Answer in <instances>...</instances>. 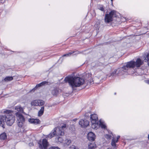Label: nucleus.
Masks as SVG:
<instances>
[{"label": "nucleus", "instance_id": "37", "mask_svg": "<svg viewBox=\"0 0 149 149\" xmlns=\"http://www.w3.org/2000/svg\"><path fill=\"white\" fill-rule=\"evenodd\" d=\"M29 145L30 146H33V142H31L29 143Z\"/></svg>", "mask_w": 149, "mask_h": 149}, {"label": "nucleus", "instance_id": "14", "mask_svg": "<svg viewBox=\"0 0 149 149\" xmlns=\"http://www.w3.org/2000/svg\"><path fill=\"white\" fill-rule=\"evenodd\" d=\"M92 128L94 129H97L99 127V122H97L95 123H91Z\"/></svg>", "mask_w": 149, "mask_h": 149}, {"label": "nucleus", "instance_id": "21", "mask_svg": "<svg viewBox=\"0 0 149 149\" xmlns=\"http://www.w3.org/2000/svg\"><path fill=\"white\" fill-rule=\"evenodd\" d=\"M99 127L100 126L102 128L105 129L106 128V126L104 124L103 122L101 120H99Z\"/></svg>", "mask_w": 149, "mask_h": 149}, {"label": "nucleus", "instance_id": "13", "mask_svg": "<svg viewBox=\"0 0 149 149\" xmlns=\"http://www.w3.org/2000/svg\"><path fill=\"white\" fill-rule=\"evenodd\" d=\"M61 90L58 88H54L52 91V94L54 96H56L59 94L61 92Z\"/></svg>", "mask_w": 149, "mask_h": 149}, {"label": "nucleus", "instance_id": "38", "mask_svg": "<svg viewBox=\"0 0 149 149\" xmlns=\"http://www.w3.org/2000/svg\"><path fill=\"white\" fill-rule=\"evenodd\" d=\"M88 77H89V79H91V75L90 74H88Z\"/></svg>", "mask_w": 149, "mask_h": 149}, {"label": "nucleus", "instance_id": "7", "mask_svg": "<svg viewBox=\"0 0 149 149\" xmlns=\"http://www.w3.org/2000/svg\"><path fill=\"white\" fill-rule=\"evenodd\" d=\"M136 62L132 61L127 63L126 65L124 66L125 70L127 71L128 68H133L135 66Z\"/></svg>", "mask_w": 149, "mask_h": 149}, {"label": "nucleus", "instance_id": "34", "mask_svg": "<svg viewBox=\"0 0 149 149\" xmlns=\"http://www.w3.org/2000/svg\"><path fill=\"white\" fill-rule=\"evenodd\" d=\"M48 149H60L59 148L56 147H51Z\"/></svg>", "mask_w": 149, "mask_h": 149}, {"label": "nucleus", "instance_id": "30", "mask_svg": "<svg viewBox=\"0 0 149 149\" xmlns=\"http://www.w3.org/2000/svg\"><path fill=\"white\" fill-rule=\"evenodd\" d=\"M55 135H53V130L52 131L51 133L49 134V135H48L47 136V137L49 138H51L52 137Z\"/></svg>", "mask_w": 149, "mask_h": 149}, {"label": "nucleus", "instance_id": "28", "mask_svg": "<svg viewBox=\"0 0 149 149\" xmlns=\"http://www.w3.org/2000/svg\"><path fill=\"white\" fill-rule=\"evenodd\" d=\"M40 120L38 119H34L33 124H37L40 123Z\"/></svg>", "mask_w": 149, "mask_h": 149}, {"label": "nucleus", "instance_id": "39", "mask_svg": "<svg viewBox=\"0 0 149 149\" xmlns=\"http://www.w3.org/2000/svg\"><path fill=\"white\" fill-rule=\"evenodd\" d=\"M120 137V136H118L117 137V139H118Z\"/></svg>", "mask_w": 149, "mask_h": 149}, {"label": "nucleus", "instance_id": "9", "mask_svg": "<svg viewBox=\"0 0 149 149\" xmlns=\"http://www.w3.org/2000/svg\"><path fill=\"white\" fill-rule=\"evenodd\" d=\"M39 144V147L40 149H42L43 148L44 149H46L48 145V143L47 140L44 139L42 140V145L40 143Z\"/></svg>", "mask_w": 149, "mask_h": 149}, {"label": "nucleus", "instance_id": "5", "mask_svg": "<svg viewBox=\"0 0 149 149\" xmlns=\"http://www.w3.org/2000/svg\"><path fill=\"white\" fill-rule=\"evenodd\" d=\"M16 116L18 121V125L19 127H22L25 121V118L22 114L18 112L16 113Z\"/></svg>", "mask_w": 149, "mask_h": 149}, {"label": "nucleus", "instance_id": "16", "mask_svg": "<svg viewBox=\"0 0 149 149\" xmlns=\"http://www.w3.org/2000/svg\"><path fill=\"white\" fill-rule=\"evenodd\" d=\"M95 67L99 69H102L104 67V65L101 63H99L95 65Z\"/></svg>", "mask_w": 149, "mask_h": 149}, {"label": "nucleus", "instance_id": "10", "mask_svg": "<svg viewBox=\"0 0 149 149\" xmlns=\"http://www.w3.org/2000/svg\"><path fill=\"white\" fill-rule=\"evenodd\" d=\"M90 120L91 123H95L98 122V116L95 114H91L90 115Z\"/></svg>", "mask_w": 149, "mask_h": 149}, {"label": "nucleus", "instance_id": "4", "mask_svg": "<svg viewBox=\"0 0 149 149\" xmlns=\"http://www.w3.org/2000/svg\"><path fill=\"white\" fill-rule=\"evenodd\" d=\"M116 11L113 10L111 11L109 14L105 15L104 18L105 22L109 23L111 22L113 20V18L116 17Z\"/></svg>", "mask_w": 149, "mask_h": 149}, {"label": "nucleus", "instance_id": "26", "mask_svg": "<svg viewBox=\"0 0 149 149\" xmlns=\"http://www.w3.org/2000/svg\"><path fill=\"white\" fill-rule=\"evenodd\" d=\"M38 102H39L38 106H41L44 105L45 103V102L41 100H38Z\"/></svg>", "mask_w": 149, "mask_h": 149}, {"label": "nucleus", "instance_id": "15", "mask_svg": "<svg viewBox=\"0 0 149 149\" xmlns=\"http://www.w3.org/2000/svg\"><path fill=\"white\" fill-rule=\"evenodd\" d=\"M136 62L135 66L136 67H138V68L140 67V66L143 63V62L141 61V60L139 58H138L137 59V60L136 61V62Z\"/></svg>", "mask_w": 149, "mask_h": 149}, {"label": "nucleus", "instance_id": "35", "mask_svg": "<svg viewBox=\"0 0 149 149\" xmlns=\"http://www.w3.org/2000/svg\"><path fill=\"white\" fill-rule=\"evenodd\" d=\"M34 119H29V121L31 123H33Z\"/></svg>", "mask_w": 149, "mask_h": 149}, {"label": "nucleus", "instance_id": "23", "mask_svg": "<svg viewBox=\"0 0 149 149\" xmlns=\"http://www.w3.org/2000/svg\"><path fill=\"white\" fill-rule=\"evenodd\" d=\"M6 134L5 133H3L0 135V138L2 140H4L6 138Z\"/></svg>", "mask_w": 149, "mask_h": 149}, {"label": "nucleus", "instance_id": "36", "mask_svg": "<svg viewBox=\"0 0 149 149\" xmlns=\"http://www.w3.org/2000/svg\"><path fill=\"white\" fill-rule=\"evenodd\" d=\"M65 141L67 142V144L68 145L70 144V143H71V141L70 140H68V139L66 140Z\"/></svg>", "mask_w": 149, "mask_h": 149}, {"label": "nucleus", "instance_id": "2", "mask_svg": "<svg viewBox=\"0 0 149 149\" xmlns=\"http://www.w3.org/2000/svg\"><path fill=\"white\" fill-rule=\"evenodd\" d=\"M64 80L65 82H68L72 88L79 86L83 84L85 81L84 79L80 77L71 76L66 77Z\"/></svg>", "mask_w": 149, "mask_h": 149}, {"label": "nucleus", "instance_id": "40", "mask_svg": "<svg viewBox=\"0 0 149 149\" xmlns=\"http://www.w3.org/2000/svg\"><path fill=\"white\" fill-rule=\"evenodd\" d=\"M147 83L148 84H149V81H147Z\"/></svg>", "mask_w": 149, "mask_h": 149}, {"label": "nucleus", "instance_id": "6", "mask_svg": "<svg viewBox=\"0 0 149 149\" xmlns=\"http://www.w3.org/2000/svg\"><path fill=\"white\" fill-rule=\"evenodd\" d=\"M126 72L125 70L124 66L118 69L115 70L111 74L110 76H114L118 75V74H122L123 72Z\"/></svg>", "mask_w": 149, "mask_h": 149}, {"label": "nucleus", "instance_id": "42", "mask_svg": "<svg viewBox=\"0 0 149 149\" xmlns=\"http://www.w3.org/2000/svg\"><path fill=\"white\" fill-rule=\"evenodd\" d=\"M79 53H78V52H77V53H75V54H79Z\"/></svg>", "mask_w": 149, "mask_h": 149}, {"label": "nucleus", "instance_id": "43", "mask_svg": "<svg viewBox=\"0 0 149 149\" xmlns=\"http://www.w3.org/2000/svg\"><path fill=\"white\" fill-rule=\"evenodd\" d=\"M148 139H149V134L148 135Z\"/></svg>", "mask_w": 149, "mask_h": 149}, {"label": "nucleus", "instance_id": "29", "mask_svg": "<svg viewBox=\"0 0 149 149\" xmlns=\"http://www.w3.org/2000/svg\"><path fill=\"white\" fill-rule=\"evenodd\" d=\"M75 52H74V51L70 52L68 54H64L63 55V56H69L71 54H72L74 53Z\"/></svg>", "mask_w": 149, "mask_h": 149}, {"label": "nucleus", "instance_id": "41", "mask_svg": "<svg viewBox=\"0 0 149 149\" xmlns=\"http://www.w3.org/2000/svg\"><path fill=\"white\" fill-rule=\"evenodd\" d=\"M118 139H117L116 140V143L118 141Z\"/></svg>", "mask_w": 149, "mask_h": 149}, {"label": "nucleus", "instance_id": "8", "mask_svg": "<svg viewBox=\"0 0 149 149\" xmlns=\"http://www.w3.org/2000/svg\"><path fill=\"white\" fill-rule=\"evenodd\" d=\"M79 124L83 127H87L89 124V122L86 119H81L79 122Z\"/></svg>", "mask_w": 149, "mask_h": 149}, {"label": "nucleus", "instance_id": "17", "mask_svg": "<svg viewBox=\"0 0 149 149\" xmlns=\"http://www.w3.org/2000/svg\"><path fill=\"white\" fill-rule=\"evenodd\" d=\"M15 109L19 112L22 113L23 112V108L20 105L16 106L15 107Z\"/></svg>", "mask_w": 149, "mask_h": 149}, {"label": "nucleus", "instance_id": "19", "mask_svg": "<svg viewBox=\"0 0 149 149\" xmlns=\"http://www.w3.org/2000/svg\"><path fill=\"white\" fill-rule=\"evenodd\" d=\"M63 139L62 138L59 136H57L55 139V141L58 143H61L62 142Z\"/></svg>", "mask_w": 149, "mask_h": 149}, {"label": "nucleus", "instance_id": "25", "mask_svg": "<svg viewBox=\"0 0 149 149\" xmlns=\"http://www.w3.org/2000/svg\"><path fill=\"white\" fill-rule=\"evenodd\" d=\"M13 77H6L4 79V80L6 81H8L11 80H12L13 79Z\"/></svg>", "mask_w": 149, "mask_h": 149}, {"label": "nucleus", "instance_id": "11", "mask_svg": "<svg viewBox=\"0 0 149 149\" xmlns=\"http://www.w3.org/2000/svg\"><path fill=\"white\" fill-rule=\"evenodd\" d=\"M48 84V82L47 81H43L41 83L37 84L33 88V90H36L39 87Z\"/></svg>", "mask_w": 149, "mask_h": 149}, {"label": "nucleus", "instance_id": "20", "mask_svg": "<svg viewBox=\"0 0 149 149\" xmlns=\"http://www.w3.org/2000/svg\"><path fill=\"white\" fill-rule=\"evenodd\" d=\"M44 107H41V109H40V110L38 112V116H42L44 113Z\"/></svg>", "mask_w": 149, "mask_h": 149}, {"label": "nucleus", "instance_id": "3", "mask_svg": "<svg viewBox=\"0 0 149 149\" xmlns=\"http://www.w3.org/2000/svg\"><path fill=\"white\" fill-rule=\"evenodd\" d=\"M66 127V125L64 124L61 127H58L54 128L53 130V135L57 136L63 135L64 134V129Z\"/></svg>", "mask_w": 149, "mask_h": 149}, {"label": "nucleus", "instance_id": "45", "mask_svg": "<svg viewBox=\"0 0 149 149\" xmlns=\"http://www.w3.org/2000/svg\"><path fill=\"white\" fill-rule=\"evenodd\" d=\"M114 94H115V95H116V93H114Z\"/></svg>", "mask_w": 149, "mask_h": 149}, {"label": "nucleus", "instance_id": "12", "mask_svg": "<svg viewBox=\"0 0 149 149\" xmlns=\"http://www.w3.org/2000/svg\"><path fill=\"white\" fill-rule=\"evenodd\" d=\"M95 135L92 132H89L87 135V137L89 141H94L95 138Z\"/></svg>", "mask_w": 149, "mask_h": 149}, {"label": "nucleus", "instance_id": "46", "mask_svg": "<svg viewBox=\"0 0 149 149\" xmlns=\"http://www.w3.org/2000/svg\"><path fill=\"white\" fill-rule=\"evenodd\" d=\"M148 65H149V63H148Z\"/></svg>", "mask_w": 149, "mask_h": 149}, {"label": "nucleus", "instance_id": "31", "mask_svg": "<svg viewBox=\"0 0 149 149\" xmlns=\"http://www.w3.org/2000/svg\"><path fill=\"white\" fill-rule=\"evenodd\" d=\"M98 9L103 12H105L104 8H103V6H101L99 7L98 8Z\"/></svg>", "mask_w": 149, "mask_h": 149}, {"label": "nucleus", "instance_id": "22", "mask_svg": "<svg viewBox=\"0 0 149 149\" xmlns=\"http://www.w3.org/2000/svg\"><path fill=\"white\" fill-rule=\"evenodd\" d=\"M38 100H35L32 101L31 102V104L32 106H37L39 105Z\"/></svg>", "mask_w": 149, "mask_h": 149}, {"label": "nucleus", "instance_id": "1", "mask_svg": "<svg viewBox=\"0 0 149 149\" xmlns=\"http://www.w3.org/2000/svg\"><path fill=\"white\" fill-rule=\"evenodd\" d=\"M2 113L5 114V115H1L0 117V125L4 127L5 122H6L8 125L11 126L15 120V116L12 115L13 111L10 110H2Z\"/></svg>", "mask_w": 149, "mask_h": 149}, {"label": "nucleus", "instance_id": "33", "mask_svg": "<svg viewBox=\"0 0 149 149\" xmlns=\"http://www.w3.org/2000/svg\"><path fill=\"white\" fill-rule=\"evenodd\" d=\"M70 149H78L77 147L72 145L70 148Z\"/></svg>", "mask_w": 149, "mask_h": 149}, {"label": "nucleus", "instance_id": "18", "mask_svg": "<svg viewBox=\"0 0 149 149\" xmlns=\"http://www.w3.org/2000/svg\"><path fill=\"white\" fill-rule=\"evenodd\" d=\"M96 148V144L94 143H91L88 145V149H95Z\"/></svg>", "mask_w": 149, "mask_h": 149}, {"label": "nucleus", "instance_id": "44", "mask_svg": "<svg viewBox=\"0 0 149 149\" xmlns=\"http://www.w3.org/2000/svg\"><path fill=\"white\" fill-rule=\"evenodd\" d=\"M111 2H112L113 1V0H111Z\"/></svg>", "mask_w": 149, "mask_h": 149}, {"label": "nucleus", "instance_id": "24", "mask_svg": "<svg viewBox=\"0 0 149 149\" xmlns=\"http://www.w3.org/2000/svg\"><path fill=\"white\" fill-rule=\"evenodd\" d=\"M111 145L113 147V148L115 149L116 147L115 138H113L112 139Z\"/></svg>", "mask_w": 149, "mask_h": 149}, {"label": "nucleus", "instance_id": "32", "mask_svg": "<svg viewBox=\"0 0 149 149\" xmlns=\"http://www.w3.org/2000/svg\"><path fill=\"white\" fill-rule=\"evenodd\" d=\"M105 137L107 139H110L111 138V136L110 134H106Z\"/></svg>", "mask_w": 149, "mask_h": 149}, {"label": "nucleus", "instance_id": "27", "mask_svg": "<svg viewBox=\"0 0 149 149\" xmlns=\"http://www.w3.org/2000/svg\"><path fill=\"white\" fill-rule=\"evenodd\" d=\"M144 60L145 62H148V64L149 63V53L147 54L146 56L145 57Z\"/></svg>", "mask_w": 149, "mask_h": 149}]
</instances>
